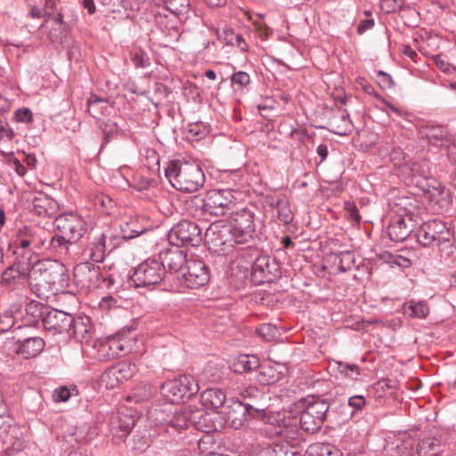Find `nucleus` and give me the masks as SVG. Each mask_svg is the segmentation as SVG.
Wrapping results in <instances>:
<instances>
[{
	"label": "nucleus",
	"instance_id": "nucleus-12",
	"mask_svg": "<svg viewBox=\"0 0 456 456\" xmlns=\"http://www.w3.org/2000/svg\"><path fill=\"white\" fill-rule=\"evenodd\" d=\"M201 240V229L196 223L189 220H182L174 225L168 233V241L176 248L197 246Z\"/></svg>",
	"mask_w": 456,
	"mask_h": 456
},
{
	"label": "nucleus",
	"instance_id": "nucleus-31",
	"mask_svg": "<svg viewBox=\"0 0 456 456\" xmlns=\"http://www.w3.org/2000/svg\"><path fill=\"white\" fill-rule=\"evenodd\" d=\"M225 394L219 388H208L200 395L201 404L207 409H218L225 402Z\"/></svg>",
	"mask_w": 456,
	"mask_h": 456
},
{
	"label": "nucleus",
	"instance_id": "nucleus-44",
	"mask_svg": "<svg viewBox=\"0 0 456 456\" xmlns=\"http://www.w3.org/2000/svg\"><path fill=\"white\" fill-rule=\"evenodd\" d=\"M349 123L348 115L345 113L340 116H334L330 119V125L335 126L334 133L340 135L347 133Z\"/></svg>",
	"mask_w": 456,
	"mask_h": 456
},
{
	"label": "nucleus",
	"instance_id": "nucleus-45",
	"mask_svg": "<svg viewBox=\"0 0 456 456\" xmlns=\"http://www.w3.org/2000/svg\"><path fill=\"white\" fill-rule=\"evenodd\" d=\"M224 40L227 45H235L242 52H248V45L240 34H235L233 31H224Z\"/></svg>",
	"mask_w": 456,
	"mask_h": 456
},
{
	"label": "nucleus",
	"instance_id": "nucleus-20",
	"mask_svg": "<svg viewBox=\"0 0 456 456\" xmlns=\"http://www.w3.org/2000/svg\"><path fill=\"white\" fill-rule=\"evenodd\" d=\"M74 279L83 288H97L100 283V268L91 262H81L74 268Z\"/></svg>",
	"mask_w": 456,
	"mask_h": 456
},
{
	"label": "nucleus",
	"instance_id": "nucleus-14",
	"mask_svg": "<svg viewBox=\"0 0 456 456\" xmlns=\"http://www.w3.org/2000/svg\"><path fill=\"white\" fill-rule=\"evenodd\" d=\"M179 280L184 287L196 289L208 284L209 272L204 262L191 256Z\"/></svg>",
	"mask_w": 456,
	"mask_h": 456
},
{
	"label": "nucleus",
	"instance_id": "nucleus-6",
	"mask_svg": "<svg viewBox=\"0 0 456 456\" xmlns=\"http://www.w3.org/2000/svg\"><path fill=\"white\" fill-rule=\"evenodd\" d=\"M256 213L252 208H242L230 216V224L241 244L251 242L256 237Z\"/></svg>",
	"mask_w": 456,
	"mask_h": 456
},
{
	"label": "nucleus",
	"instance_id": "nucleus-19",
	"mask_svg": "<svg viewBox=\"0 0 456 456\" xmlns=\"http://www.w3.org/2000/svg\"><path fill=\"white\" fill-rule=\"evenodd\" d=\"M422 188L430 203L436 207L437 211L447 210L451 204L449 190L435 179H428L426 185Z\"/></svg>",
	"mask_w": 456,
	"mask_h": 456
},
{
	"label": "nucleus",
	"instance_id": "nucleus-33",
	"mask_svg": "<svg viewBox=\"0 0 456 456\" xmlns=\"http://www.w3.org/2000/svg\"><path fill=\"white\" fill-rule=\"evenodd\" d=\"M44 305L30 300L25 306V314L23 315L24 324L27 326H33L38 322L39 320L43 321V317L45 314Z\"/></svg>",
	"mask_w": 456,
	"mask_h": 456
},
{
	"label": "nucleus",
	"instance_id": "nucleus-21",
	"mask_svg": "<svg viewBox=\"0 0 456 456\" xmlns=\"http://www.w3.org/2000/svg\"><path fill=\"white\" fill-rule=\"evenodd\" d=\"M106 236L102 232H96L89 236V241L81 252L84 262L101 263L106 255Z\"/></svg>",
	"mask_w": 456,
	"mask_h": 456
},
{
	"label": "nucleus",
	"instance_id": "nucleus-49",
	"mask_svg": "<svg viewBox=\"0 0 456 456\" xmlns=\"http://www.w3.org/2000/svg\"><path fill=\"white\" fill-rule=\"evenodd\" d=\"M101 127L104 135L105 142H110L118 134V124L112 120H107L106 122L102 123Z\"/></svg>",
	"mask_w": 456,
	"mask_h": 456
},
{
	"label": "nucleus",
	"instance_id": "nucleus-40",
	"mask_svg": "<svg viewBox=\"0 0 456 456\" xmlns=\"http://www.w3.org/2000/svg\"><path fill=\"white\" fill-rule=\"evenodd\" d=\"M403 168V173H409L413 179L418 177L427 178L429 175V167L427 161H414L406 164Z\"/></svg>",
	"mask_w": 456,
	"mask_h": 456
},
{
	"label": "nucleus",
	"instance_id": "nucleus-16",
	"mask_svg": "<svg viewBox=\"0 0 456 456\" xmlns=\"http://www.w3.org/2000/svg\"><path fill=\"white\" fill-rule=\"evenodd\" d=\"M280 274L278 263L269 256H258L252 265L251 279L257 285L272 282L280 277Z\"/></svg>",
	"mask_w": 456,
	"mask_h": 456
},
{
	"label": "nucleus",
	"instance_id": "nucleus-63",
	"mask_svg": "<svg viewBox=\"0 0 456 456\" xmlns=\"http://www.w3.org/2000/svg\"><path fill=\"white\" fill-rule=\"evenodd\" d=\"M390 159L395 166L401 167L402 161L404 159V154L400 149H395L390 153Z\"/></svg>",
	"mask_w": 456,
	"mask_h": 456
},
{
	"label": "nucleus",
	"instance_id": "nucleus-27",
	"mask_svg": "<svg viewBox=\"0 0 456 456\" xmlns=\"http://www.w3.org/2000/svg\"><path fill=\"white\" fill-rule=\"evenodd\" d=\"M45 346V343L42 338L31 337L18 342L15 353L24 359H30L39 355Z\"/></svg>",
	"mask_w": 456,
	"mask_h": 456
},
{
	"label": "nucleus",
	"instance_id": "nucleus-38",
	"mask_svg": "<svg viewBox=\"0 0 456 456\" xmlns=\"http://www.w3.org/2000/svg\"><path fill=\"white\" fill-rule=\"evenodd\" d=\"M188 414H190V411L187 407L180 408L179 411L174 412L168 420V425L178 432L190 428Z\"/></svg>",
	"mask_w": 456,
	"mask_h": 456
},
{
	"label": "nucleus",
	"instance_id": "nucleus-61",
	"mask_svg": "<svg viewBox=\"0 0 456 456\" xmlns=\"http://www.w3.org/2000/svg\"><path fill=\"white\" fill-rule=\"evenodd\" d=\"M9 165L15 170L18 175L23 177L27 173V167L18 159H10Z\"/></svg>",
	"mask_w": 456,
	"mask_h": 456
},
{
	"label": "nucleus",
	"instance_id": "nucleus-46",
	"mask_svg": "<svg viewBox=\"0 0 456 456\" xmlns=\"http://www.w3.org/2000/svg\"><path fill=\"white\" fill-rule=\"evenodd\" d=\"M337 257L338 258V269L343 273L350 270L354 265V256L352 252H340Z\"/></svg>",
	"mask_w": 456,
	"mask_h": 456
},
{
	"label": "nucleus",
	"instance_id": "nucleus-62",
	"mask_svg": "<svg viewBox=\"0 0 456 456\" xmlns=\"http://www.w3.org/2000/svg\"><path fill=\"white\" fill-rule=\"evenodd\" d=\"M16 118L18 121L29 122L32 119V114L28 109H19L16 111Z\"/></svg>",
	"mask_w": 456,
	"mask_h": 456
},
{
	"label": "nucleus",
	"instance_id": "nucleus-30",
	"mask_svg": "<svg viewBox=\"0 0 456 456\" xmlns=\"http://www.w3.org/2000/svg\"><path fill=\"white\" fill-rule=\"evenodd\" d=\"M136 371L134 364L129 362H121L116 367L110 369L103 375V379H114L118 383L124 382L131 379Z\"/></svg>",
	"mask_w": 456,
	"mask_h": 456
},
{
	"label": "nucleus",
	"instance_id": "nucleus-11",
	"mask_svg": "<svg viewBox=\"0 0 456 456\" xmlns=\"http://www.w3.org/2000/svg\"><path fill=\"white\" fill-rule=\"evenodd\" d=\"M236 192L230 189L210 191L203 201V211L214 216H224L237 200Z\"/></svg>",
	"mask_w": 456,
	"mask_h": 456
},
{
	"label": "nucleus",
	"instance_id": "nucleus-8",
	"mask_svg": "<svg viewBox=\"0 0 456 456\" xmlns=\"http://www.w3.org/2000/svg\"><path fill=\"white\" fill-rule=\"evenodd\" d=\"M329 404L324 400H306L305 409L300 412L299 424L307 433H315L324 423Z\"/></svg>",
	"mask_w": 456,
	"mask_h": 456
},
{
	"label": "nucleus",
	"instance_id": "nucleus-37",
	"mask_svg": "<svg viewBox=\"0 0 456 456\" xmlns=\"http://www.w3.org/2000/svg\"><path fill=\"white\" fill-rule=\"evenodd\" d=\"M272 208L277 209V218L285 225H289L294 219V213L290 208L288 200L281 198L270 204Z\"/></svg>",
	"mask_w": 456,
	"mask_h": 456
},
{
	"label": "nucleus",
	"instance_id": "nucleus-42",
	"mask_svg": "<svg viewBox=\"0 0 456 456\" xmlns=\"http://www.w3.org/2000/svg\"><path fill=\"white\" fill-rule=\"evenodd\" d=\"M130 59L137 68H146L150 65V58L140 47L134 46L130 50Z\"/></svg>",
	"mask_w": 456,
	"mask_h": 456
},
{
	"label": "nucleus",
	"instance_id": "nucleus-13",
	"mask_svg": "<svg viewBox=\"0 0 456 456\" xmlns=\"http://www.w3.org/2000/svg\"><path fill=\"white\" fill-rule=\"evenodd\" d=\"M271 416H274L273 420L277 422V426L273 428V434L277 436V438L298 447L302 438L297 419L291 417V413L285 412H275Z\"/></svg>",
	"mask_w": 456,
	"mask_h": 456
},
{
	"label": "nucleus",
	"instance_id": "nucleus-1",
	"mask_svg": "<svg viewBox=\"0 0 456 456\" xmlns=\"http://www.w3.org/2000/svg\"><path fill=\"white\" fill-rule=\"evenodd\" d=\"M166 177L177 191L192 193L205 183V175L195 162L173 160L165 169Z\"/></svg>",
	"mask_w": 456,
	"mask_h": 456
},
{
	"label": "nucleus",
	"instance_id": "nucleus-18",
	"mask_svg": "<svg viewBox=\"0 0 456 456\" xmlns=\"http://www.w3.org/2000/svg\"><path fill=\"white\" fill-rule=\"evenodd\" d=\"M73 322L74 317L71 314L57 309L46 311L43 317L45 329L53 334L70 332V325Z\"/></svg>",
	"mask_w": 456,
	"mask_h": 456
},
{
	"label": "nucleus",
	"instance_id": "nucleus-35",
	"mask_svg": "<svg viewBox=\"0 0 456 456\" xmlns=\"http://www.w3.org/2000/svg\"><path fill=\"white\" fill-rule=\"evenodd\" d=\"M265 453L267 456H299L298 447L279 439L273 445L265 448Z\"/></svg>",
	"mask_w": 456,
	"mask_h": 456
},
{
	"label": "nucleus",
	"instance_id": "nucleus-41",
	"mask_svg": "<svg viewBox=\"0 0 456 456\" xmlns=\"http://www.w3.org/2000/svg\"><path fill=\"white\" fill-rule=\"evenodd\" d=\"M72 242L61 233V235L53 236L49 242V248L59 256L67 255L69 252V246Z\"/></svg>",
	"mask_w": 456,
	"mask_h": 456
},
{
	"label": "nucleus",
	"instance_id": "nucleus-51",
	"mask_svg": "<svg viewBox=\"0 0 456 456\" xmlns=\"http://www.w3.org/2000/svg\"><path fill=\"white\" fill-rule=\"evenodd\" d=\"M14 320L12 311L4 310L0 313V332H6L11 330L15 323Z\"/></svg>",
	"mask_w": 456,
	"mask_h": 456
},
{
	"label": "nucleus",
	"instance_id": "nucleus-56",
	"mask_svg": "<svg viewBox=\"0 0 456 456\" xmlns=\"http://www.w3.org/2000/svg\"><path fill=\"white\" fill-rule=\"evenodd\" d=\"M403 0H382L381 8L387 13L395 12L402 8Z\"/></svg>",
	"mask_w": 456,
	"mask_h": 456
},
{
	"label": "nucleus",
	"instance_id": "nucleus-59",
	"mask_svg": "<svg viewBox=\"0 0 456 456\" xmlns=\"http://www.w3.org/2000/svg\"><path fill=\"white\" fill-rule=\"evenodd\" d=\"M434 61L436 66L444 73H451L453 69L452 66L440 55L435 56Z\"/></svg>",
	"mask_w": 456,
	"mask_h": 456
},
{
	"label": "nucleus",
	"instance_id": "nucleus-3",
	"mask_svg": "<svg viewBox=\"0 0 456 456\" xmlns=\"http://www.w3.org/2000/svg\"><path fill=\"white\" fill-rule=\"evenodd\" d=\"M167 276L159 260L149 258L138 265L131 276L135 288L153 289L164 283Z\"/></svg>",
	"mask_w": 456,
	"mask_h": 456
},
{
	"label": "nucleus",
	"instance_id": "nucleus-34",
	"mask_svg": "<svg viewBox=\"0 0 456 456\" xmlns=\"http://www.w3.org/2000/svg\"><path fill=\"white\" fill-rule=\"evenodd\" d=\"M111 109L106 99L100 98L95 94H92L87 100V111L94 118H99L100 116L110 113Z\"/></svg>",
	"mask_w": 456,
	"mask_h": 456
},
{
	"label": "nucleus",
	"instance_id": "nucleus-26",
	"mask_svg": "<svg viewBox=\"0 0 456 456\" xmlns=\"http://www.w3.org/2000/svg\"><path fill=\"white\" fill-rule=\"evenodd\" d=\"M69 336L73 337L77 341L86 346L89 345L92 338V325L90 319L86 316L74 317V322L70 325Z\"/></svg>",
	"mask_w": 456,
	"mask_h": 456
},
{
	"label": "nucleus",
	"instance_id": "nucleus-43",
	"mask_svg": "<svg viewBox=\"0 0 456 456\" xmlns=\"http://www.w3.org/2000/svg\"><path fill=\"white\" fill-rule=\"evenodd\" d=\"M120 231L124 239L130 240L140 235L143 230L138 227L135 220H130L120 226Z\"/></svg>",
	"mask_w": 456,
	"mask_h": 456
},
{
	"label": "nucleus",
	"instance_id": "nucleus-9",
	"mask_svg": "<svg viewBox=\"0 0 456 456\" xmlns=\"http://www.w3.org/2000/svg\"><path fill=\"white\" fill-rule=\"evenodd\" d=\"M47 241V232L39 226L23 225L15 231L9 245L12 248H26L34 250H39L45 246Z\"/></svg>",
	"mask_w": 456,
	"mask_h": 456
},
{
	"label": "nucleus",
	"instance_id": "nucleus-7",
	"mask_svg": "<svg viewBox=\"0 0 456 456\" xmlns=\"http://www.w3.org/2000/svg\"><path fill=\"white\" fill-rule=\"evenodd\" d=\"M205 240L215 251H224L235 244H240L230 223L226 224L223 220L214 222L208 227Z\"/></svg>",
	"mask_w": 456,
	"mask_h": 456
},
{
	"label": "nucleus",
	"instance_id": "nucleus-4",
	"mask_svg": "<svg viewBox=\"0 0 456 456\" xmlns=\"http://www.w3.org/2000/svg\"><path fill=\"white\" fill-rule=\"evenodd\" d=\"M199 389V385L192 376L183 375L163 383L160 391L170 403H179L195 395Z\"/></svg>",
	"mask_w": 456,
	"mask_h": 456
},
{
	"label": "nucleus",
	"instance_id": "nucleus-5",
	"mask_svg": "<svg viewBox=\"0 0 456 456\" xmlns=\"http://www.w3.org/2000/svg\"><path fill=\"white\" fill-rule=\"evenodd\" d=\"M453 234L447 224L440 220L433 219L423 223L416 232L417 241L424 246L430 247L450 242Z\"/></svg>",
	"mask_w": 456,
	"mask_h": 456
},
{
	"label": "nucleus",
	"instance_id": "nucleus-10",
	"mask_svg": "<svg viewBox=\"0 0 456 456\" xmlns=\"http://www.w3.org/2000/svg\"><path fill=\"white\" fill-rule=\"evenodd\" d=\"M32 268L34 280L40 286H62L67 280L65 266L58 261H38Z\"/></svg>",
	"mask_w": 456,
	"mask_h": 456
},
{
	"label": "nucleus",
	"instance_id": "nucleus-48",
	"mask_svg": "<svg viewBox=\"0 0 456 456\" xmlns=\"http://www.w3.org/2000/svg\"><path fill=\"white\" fill-rule=\"evenodd\" d=\"M256 331L265 341H272L278 334L277 328L271 323L261 324Z\"/></svg>",
	"mask_w": 456,
	"mask_h": 456
},
{
	"label": "nucleus",
	"instance_id": "nucleus-60",
	"mask_svg": "<svg viewBox=\"0 0 456 456\" xmlns=\"http://www.w3.org/2000/svg\"><path fill=\"white\" fill-rule=\"evenodd\" d=\"M365 403V398L362 395H353L348 399V405L354 410H362Z\"/></svg>",
	"mask_w": 456,
	"mask_h": 456
},
{
	"label": "nucleus",
	"instance_id": "nucleus-28",
	"mask_svg": "<svg viewBox=\"0 0 456 456\" xmlns=\"http://www.w3.org/2000/svg\"><path fill=\"white\" fill-rule=\"evenodd\" d=\"M29 271L30 269L13 263L2 273L1 283L5 287L13 288L25 281Z\"/></svg>",
	"mask_w": 456,
	"mask_h": 456
},
{
	"label": "nucleus",
	"instance_id": "nucleus-39",
	"mask_svg": "<svg viewBox=\"0 0 456 456\" xmlns=\"http://www.w3.org/2000/svg\"><path fill=\"white\" fill-rule=\"evenodd\" d=\"M440 443L435 438L422 440L419 444L418 452L419 456H440Z\"/></svg>",
	"mask_w": 456,
	"mask_h": 456
},
{
	"label": "nucleus",
	"instance_id": "nucleus-22",
	"mask_svg": "<svg viewBox=\"0 0 456 456\" xmlns=\"http://www.w3.org/2000/svg\"><path fill=\"white\" fill-rule=\"evenodd\" d=\"M189 258L187 255L181 249H170L162 255L160 263L163 264L164 270L167 268L170 275H176L179 279L184 271V267L187 265Z\"/></svg>",
	"mask_w": 456,
	"mask_h": 456
},
{
	"label": "nucleus",
	"instance_id": "nucleus-23",
	"mask_svg": "<svg viewBox=\"0 0 456 456\" xmlns=\"http://www.w3.org/2000/svg\"><path fill=\"white\" fill-rule=\"evenodd\" d=\"M30 208L31 211L39 216L50 217L57 213L59 209V204L49 195L39 192L32 199Z\"/></svg>",
	"mask_w": 456,
	"mask_h": 456
},
{
	"label": "nucleus",
	"instance_id": "nucleus-58",
	"mask_svg": "<svg viewBox=\"0 0 456 456\" xmlns=\"http://www.w3.org/2000/svg\"><path fill=\"white\" fill-rule=\"evenodd\" d=\"M378 80L379 86L384 89H389L394 86V81L391 76L383 71L378 73Z\"/></svg>",
	"mask_w": 456,
	"mask_h": 456
},
{
	"label": "nucleus",
	"instance_id": "nucleus-25",
	"mask_svg": "<svg viewBox=\"0 0 456 456\" xmlns=\"http://www.w3.org/2000/svg\"><path fill=\"white\" fill-rule=\"evenodd\" d=\"M411 221V218L406 219L405 216H395L387 227L390 240L396 242L403 241L412 232Z\"/></svg>",
	"mask_w": 456,
	"mask_h": 456
},
{
	"label": "nucleus",
	"instance_id": "nucleus-2",
	"mask_svg": "<svg viewBox=\"0 0 456 456\" xmlns=\"http://www.w3.org/2000/svg\"><path fill=\"white\" fill-rule=\"evenodd\" d=\"M88 355L101 362L114 360L130 352V342L125 337L111 336L93 342L91 349H84Z\"/></svg>",
	"mask_w": 456,
	"mask_h": 456
},
{
	"label": "nucleus",
	"instance_id": "nucleus-47",
	"mask_svg": "<svg viewBox=\"0 0 456 456\" xmlns=\"http://www.w3.org/2000/svg\"><path fill=\"white\" fill-rule=\"evenodd\" d=\"M119 424L118 428L121 431V436H126L130 433V431L135 426V419L132 415H127L124 413H119Z\"/></svg>",
	"mask_w": 456,
	"mask_h": 456
},
{
	"label": "nucleus",
	"instance_id": "nucleus-53",
	"mask_svg": "<svg viewBox=\"0 0 456 456\" xmlns=\"http://www.w3.org/2000/svg\"><path fill=\"white\" fill-rule=\"evenodd\" d=\"M232 83L238 89H241L250 83V77L244 71H238L232 76Z\"/></svg>",
	"mask_w": 456,
	"mask_h": 456
},
{
	"label": "nucleus",
	"instance_id": "nucleus-32",
	"mask_svg": "<svg viewBox=\"0 0 456 456\" xmlns=\"http://www.w3.org/2000/svg\"><path fill=\"white\" fill-rule=\"evenodd\" d=\"M259 367V359L251 354H241L235 358L230 369L235 373H244Z\"/></svg>",
	"mask_w": 456,
	"mask_h": 456
},
{
	"label": "nucleus",
	"instance_id": "nucleus-50",
	"mask_svg": "<svg viewBox=\"0 0 456 456\" xmlns=\"http://www.w3.org/2000/svg\"><path fill=\"white\" fill-rule=\"evenodd\" d=\"M157 392V387L150 384H142L134 389V395L138 400L144 401L151 398Z\"/></svg>",
	"mask_w": 456,
	"mask_h": 456
},
{
	"label": "nucleus",
	"instance_id": "nucleus-52",
	"mask_svg": "<svg viewBox=\"0 0 456 456\" xmlns=\"http://www.w3.org/2000/svg\"><path fill=\"white\" fill-rule=\"evenodd\" d=\"M53 21L55 26L59 27L60 34H53V32H49L48 37L51 41L56 42L61 39L65 35L63 15L61 13H58L53 18Z\"/></svg>",
	"mask_w": 456,
	"mask_h": 456
},
{
	"label": "nucleus",
	"instance_id": "nucleus-29",
	"mask_svg": "<svg viewBox=\"0 0 456 456\" xmlns=\"http://www.w3.org/2000/svg\"><path fill=\"white\" fill-rule=\"evenodd\" d=\"M8 252L14 257V263L31 269L39 261L37 250L26 248H12L8 245Z\"/></svg>",
	"mask_w": 456,
	"mask_h": 456
},
{
	"label": "nucleus",
	"instance_id": "nucleus-36",
	"mask_svg": "<svg viewBox=\"0 0 456 456\" xmlns=\"http://www.w3.org/2000/svg\"><path fill=\"white\" fill-rule=\"evenodd\" d=\"M403 314L411 318L425 319L429 308L425 301L410 300L403 305Z\"/></svg>",
	"mask_w": 456,
	"mask_h": 456
},
{
	"label": "nucleus",
	"instance_id": "nucleus-55",
	"mask_svg": "<svg viewBox=\"0 0 456 456\" xmlns=\"http://www.w3.org/2000/svg\"><path fill=\"white\" fill-rule=\"evenodd\" d=\"M338 370L352 379H356L360 375L359 367L355 364L338 362Z\"/></svg>",
	"mask_w": 456,
	"mask_h": 456
},
{
	"label": "nucleus",
	"instance_id": "nucleus-24",
	"mask_svg": "<svg viewBox=\"0 0 456 456\" xmlns=\"http://www.w3.org/2000/svg\"><path fill=\"white\" fill-rule=\"evenodd\" d=\"M419 134L426 138L428 142L436 147L449 145V136L447 130L441 126L426 125L419 127Z\"/></svg>",
	"mask_w": 456,
	"mask_h": 456
},
{
	"label": "nucleus",
	"instance_id": "nucleus-57",
	"mask_svg": "<svg viewBox=\"0 0 456 456\" xmlns=\"http://www.w3.org/2000/svg\"><path fill=\"white\" fill-rule=\"evenodd\" d=\"M346 206L347 218L355 224H360L361 216L359 215L356 206L354 203H346Z\"/></svg>",
	"mask_w": 456,
	"mask_h": 456
},
{
	"label": "nucleus",
	"instance_id": "nucleus-64",
	"mask_svg": "<svg viewBox=\"0 0 456 456\" xmlns=\"http://www.w3.org/2000/svg\"><path fill=\"white\" fill-rule=\"evenodd\" d=\"M373 26L374 20L372 19L362 20L359 23L357 32L358 34H363L365 31L370 29Z\"/></svg>",
	"mask_w": 456,
	"mask_h": 456
},
{
	"label": "nucleus",
	"instance_id": "nucleus-17",
	"mask_svg": "<svg viewBox=\"0 0 456 456\" xmlns=\"http://www.w3.org/2000/svg\"><path fill=\"white\" fill-rule=\"evenodd\" d=\"M190 411V427L205 433H211L220 430L224 427V419L219 412L206 413L204 411L187 407Z\"/></svg>",
	"mask_w": 456,
	"mask_h": 456
},
{
	"label": "nucleus",
	"instance_id": "nucleus-54",
	"mask_svg": "<svg viewBox=\"0 0 456 456\" xmlns=\"http://www.w3.org/2000/svg\"><path fill=\"white\" fill-rule=\"evenodd\" d=\"M72 395L70 389L66 386H61L53 390L52 399L55 403L67 402Z\"/></svg>",
	"mask_w": 456,
	"mask_h": 456
},
{
	"label": "nucleus",
	"instance_id": "nucleus-15",
	"mask_svg": "<svg viewBox=\"0 0 456 456\" xmlns=\"http://www.w3.org/2000/svg\"><path fill=\"white\" fill-rule=\"evenodd\" d=\"M57 230L71 242L79 240L86 232V223L76 213H64L55 219Z\"/></svg>",
	"mask_w": 456,
	"mask_h": 456
}]
</instances>
